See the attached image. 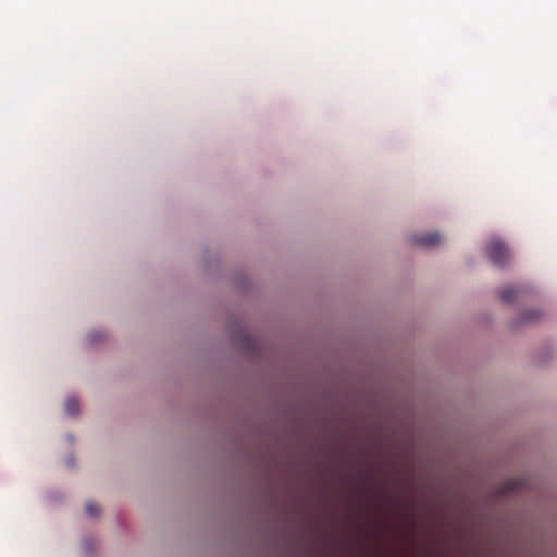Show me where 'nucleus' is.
<instances>
[{
    "instance_id": "obj_6",
    "label": "nucleus",
    "mask_w": 557,
    "mask_h": 557,
    "mask_svg": "<svg viewBox=\"0 0 557 557\" xmlns=\"http://www.w3.org/2000/svg\"><path fill=\"white\" fill-rule=\"evenodd\" d=\"M541 315L542 313L540 310H529L523 314V320L525 322H532L539 320Z\"/></svg>"
},
{
    "instance_id": "obj_7",
    "label": "nucleus",
    "mask_w": 557,
    "mask_h": 557,
    "mask_svg": "<svg viewBox=\"0 0 557 557\" xmlns=\"http://www.w3.org/2000/svg\"><path fill=\"white\" fill-rule=\"evenodd\" d=\"M85 508H86V512L90 517H96L100 512V508L96 503L89 502L86 504Z\"/></svg>"
},
{
    "instance_id": "obj_5",
    "label": "nucleus",
    "mask_w": 557,
    "mask_h": 557,
    "mask_svg": "<svg viewBox=\"0 0 557 557\" xmlns=\"http://www.w3.org/2000/svg\"><path fill=\"white\" fill-rule=\"evenodd\" d=\"M79 409L78 401L75 398H67L64 404V411L67 416L74 417Z\"/></svg>"
},
{
    "instance_id": "obj_4",
    "label": "nucleus",
    "mask_w": 557,
    "mask_h": 557,
    "mask_svg": "<svg viewBox=\"0 0 557 557\" xmlns=\"http://www.w3.org/2000/svg\"><path fill=\"white\" fill-rule=\"evenodd\" d=\"M518 295V288L513 286L505 287L500 290L499 297L504 302H511Z\"/></svg>"
},
{
    "instance_id": "obj_1",
    "label": "nucleus",
    "mask_w": 557,
    "mask_h": 557,
    "mask_svg": "<svg viewBox=\"0 0 557 557\" xmlns=\"http://www.w3.org/2000/svg\"><path fill=\"white\" fill-rule=\"evenodd\" d=\"M486 255L490 260L498 267L504 265L509 259V251L506 245L499 239H493L486 245Z\"/></svg>"
},
{
    "instance_id": "obj_2",
    "label": "nucleus",
    "mask_w": 557,
    "mask_h": 557,
    "mask_svg": "<svg viewBox=\"0 0 557 557\" xmlns=\"http://www.w3.org/2000/svg\"><path fill=\"white\" fill-rule=\"evenodd\" d=\"M412 243L423 248H433L442 243V235L437 232L417 235L412 237Z\"/></svg>"
},
{
    "instance_id": "obj_3",
    "label": "nucleus",
    "mask_w": 557,
    "mask_h": 557,
    "mask_svg": "<svg viewBox=\"0 0 557 557\" xmlns=\"http://www.w3.org/2000/svg\"><path fill=\"white\" fill-rule=\"evenodd\" d=\"M529 487V481L524 478H512L500 486L502 494H510L524 491Z\"/></svg>"
}]
</instances>
